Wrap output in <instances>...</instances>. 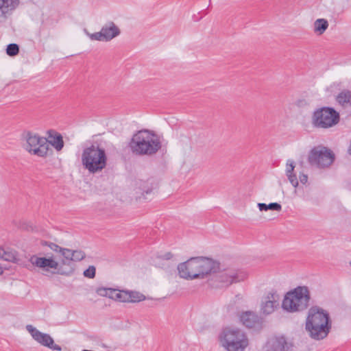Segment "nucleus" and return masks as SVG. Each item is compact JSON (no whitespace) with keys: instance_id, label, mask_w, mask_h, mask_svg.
I'll list each match as a JSON object with an SVG mask.
<instances>
[{"instance_id":"obj_1","label":"nucleus","mask_w":351,"mask_h":351,"mask_svg":"<svg viewBox=\"0 0 351 351\" xmlns=\"http://www.w3.org/2000/svg\"><path fill=\"white\" fill-rule=\"evenodd\" d=\"M43 246H47L53 252H45L44 256H33L30 261L36 267L44 271L53 269V274L69 276L75 271L74 262L83 260L85 252L81 250H72L46 241H42Z\"/></svg>"},{"instance_id":"obj_2","label":"nucleus","mask_w":351,"mask_h":351,"mask_svg":"<svg viewBox=\"0 0 351 351\" xmlns=\"http://www.w3.org/2000/svg\"><path fill=\"white\" fill-rule=\"evenodd\" d=\"M218 264L213 259L197 256L192 257L178 265V271L180 278L186 280L204 278L206 276L215 272Z\"/></svg>"},{"instance_id":"obj_3","label":"nucleus","mask_w":351,"mask_h":351,"mask_svg":"<svg viewBox=\"0 0 351 351\" xmlns=\"http://www.w3.org/2000/svg\"><path fill=\"white\" fill-rule=\"evenodd\" d=\"M332 323L329 313L318 306H312L308 312L305 328L315 340L326 338L330 332Z\"/></svg>"},{"instance_id":"obj_4","label":"nucleus","mask_w":351,"mask_h":351,"mask_svg":"<svg viewBox=\"0 0 351 351\" xmlns=\"http://www.w3.org/2000/svg\"><path fill=\"white\" fill-rule=\"evenodd\" d=\"M132 152L139 156H152L161 149L159 136L154 132L143 130L136 133L130 143Z\"/></svg>"},{"instance_id":"obj_5","label":"nucleus","mask_w":351,"mask_h":351,"mask_svg":"<svg viewBox=\"0 0 351 351\" xmlns=\"http://www.w3.org/2000/svg\"><path fill=\"white\" fill-rule=\"evenodd\" d=\"M108 158L106 151L98 145H91L83 149L82 164L90 173L102 171L107 165Z\"/></svg>"},{"instance_id":"obj_6","label":"nucleus","mask_w":351,"mask_h":351,"mask_svg":"<svg viewBox=\"0 0 351 351\" xmlns=\"http://www.w3.org/2000/svg\"><path fill=\"white\" fill-rule=\"evenodd\" d=\"M310 300L311 295L308 287L298 286L286 293L282 307L287 312H301L308 308Z\"/></svg>"},{"instance_id":"obj_7","label":"nucleus","mask_w":351,"mask_h":351,"mask_svg":"<svg viewBox=\"0 0 351 351\" xmlns=\"http://www.w3.org/2000/svg\"><path fill=\"white\" fill-rule=\"evenodd\" d=\"M219 338L221 345L227 351H244L249 344L245 332L237 328H223Z\"/></svg>"},{"instance_id":"obj_8","label":"nucleus","mask_w":351,"mask_h":351,"mask_svg":"<svg viewBox=\"0 0 351 351\" xmlns=\"http://www.w3.org/2000/svg\"><path fill=\"white\" fill-rule=\"evenodd\" d=\"M23 141V147L30 154L45 158L48 156L49 151L52 152L49 147L47 138L33 132H24Z\"/></svg>"},{"instance_id":"obj_9","label":"nucleus","mask_w":351,"mask_h":351,"mask_svg":"<svg viewBox=\"0 0 351 351\" xmlns=\"http://www.w3.org/2000/svg\"><path fill=\"white\" fill-rule=\"evenodd\" d=\"M340 116L333 108L322 107L314 111L312 116V123L317 128L326 129L337 125Z\"/></svg>"},{"instance_id":"obj_10","label":"nucleus","mask_w":351,"mask_h":351,"mask_svg":"<svg viewBox=\"0 0 351 351\" xmlns=\"http://www.w3.org/2000/svg\"><path fill=\"white\" fill-rule=\"evenodd\" d=\"M335 158L334 153L325 147H315L308 154V162L311 166L319 169L329 167Z\"/></svg>"},{"instance_id":"obj_11","label":"nucleus","mask_w":351,"mask_h":351,"mask_svg":"<svg viewBox=\"0 0 351 351\" xmlns=\"http://www.w3.org/2000/svg\"><path fill=\"white\" fill-rule=\"evenodd\" d=\"M26 329L31 334L34 339L42 346L53 350H62V348L59 345L54 343L53 339L49 335L41 332L32 325H27Z\"/></svg>"},{"instance_id":"obj_12","label":"nucleus","mask_w":351,"mask_h":351,"mask_svg":"<svg viewBox=\"0 0 351 351\" xmlns=\"http://www.w3.org/2000/svg\"><path fill=\"white\" fill-rule=\"evenodd\" d=\"M217 278L221 284V287H228L234 282L243 280L245 276L234 269H226L218 274Z\"/></svg>"},{"instance_id":"obj_13","label":"nucleus","mask_w":351,"mask_h":351,"mask_svg":"<svg viewBox=\"0 0 351 351\" xmlns=\"http://www.w3.org/2000/svg\"><path fill=\"white\" fill-rule=\"evenodd\" d=\"M240 321L247 328H259L262 325L261 318L254 312L245 311L240 315Z\"/></svg>"},{"instance_id":"obj_14","label":"nucleus","mask_w":351,"mask_h":351,"mask_svg":"<svg viewBox=\"0 0 351 351\" xmlns=\"http://www.w3.org/2000/svg\"><path fill=\"white\" fill-rule=\"evenodd\" d=\"M267 351H292L293 344L287 341L285 337H276L268 342Z\"/></svg>"},{"instance_id":"obj_15","label":"nucleus","mask_w":351,"mask_h":351,"mask_svg":"<svg viewBox=\"0 0 351 351\" xmlns=\"http://www.w3.org/2000/svg\"><path fill=\"white\" fill-rule=\"evenodd\" d=\"M278 295L276 293H269L263 302L261 310L265 315H269L274 312V309L279 305L278 302Z\"/></svg>"},{"instance_id":"obj_16","label":"nucleus","mask_w":351,"mask_h":351,"mask_svg":"<svg viewBox=\"0 0 351 351\" xmlns=\"http://www.w3.org/2000/svg\"><path fill=\"white\" fill-rule=\"evenodd\" d=\"M47 135V144L53 146L58 152L62 150L64 147L62 136L58 132L53 130H48Z\"/></svg>"},{"instance_id":"obj_17","label":"nucleus","mask_w":351,"mask_h":351,"mask_svg":"<svg viewBox=\"0 0 351 351\" xmlns=\"http://www.w3.org/2000/svg\"><path fill=\"white\" fill-rule=\"evenodd\" d=\"M19 0H0V21L5 20L7 14L18 6Z\"/></svg>"},{"instance_id":"obj_18","label":"nucleus","mask_w":351,"mask_h":351,"mask_svg":"<svg viewBox=\"0 0 351 351\" xmlns=\"http://www.w3.org/2000/svg\"><path fill=\"white\" fill-rule=\"evenodd\" d=\"M105 42L110 41L120 34L119 29L112 22H108L101 29Z\"/></svg>"},{"instance_id":"obj_19","label":"nucleus","mask_w":351,"mask_h":351,"mask_svg":"<svg viewBox=\"0 0 351 351\" xmlns=\"http://www.w3.org/2000/svg\"><path fill=\"white\" fill-rule=\"evenodd\" d=\"M145 300V296L136 291H127L126 302H139Z\"/></svg>"},{"instance_id":"obj_20","label":"nucleus","mask_w":351,"mask_h":351,"mask_svg":"<svg viewBox=\"0 0 351 351\" xmlns=\"http://www.w3.org/2000/svg\"><path fill=\"white\" fill-rule=\"evenodd\" d=\"M328 27V21L324 19H319L314 22V32L318 35L322 34Z\"/></svg>"},{"instance_id":"obj_21","label":"nucleus","mask_w":351,"mask_h":351,"mask_svg":"<svg viewBox=\"0 0 351 351\" xmlns=\"http://www.w3.org/2000/svg\"><path fill=\"white\" fill-rule=\"evenodd\" d=\"M337 101L343 106L346 104H351V91L349 90H343L336 97Z\"/></svg>"},{"instance_id":"obj_22","label":"nucleus","mask_w":351,"mask_h":351,"mask_svg":"<svg viewBox=\"0 0 351 351\" xmlns=\"http://www.w3.org/2000/svg\"><path fill=\"white\" fill-rule=\"evenodd\" d=\"M258 207L261 211H267L268 210L280 211L282 210V206L277 202L270 203L269 204L258 203Z\"/></svg>"},{"instance_id":"obj_23","label":"nucleus","mask_w":351,"mask_h":351,"mask_svg":"<svg viewBox=\"0 0 351 351\" xmlns=\"http://www.w3.org/2000/svg\"><path fill=\"white\" fill-rule=\"evenodd\" d=\"M2 260L8 262H15L17 260L16 252L14 250L4 249L2 252Z\"/></svg>"},{"instance_id":"obj_24","label":"nucleus","mask_w":351,"mask_h":351,"mask_svg":"<svg viewBox=\"0 0 351 351\" xmlns=\"http://www.w3.org/2000/svg\"><path fill=\"white\" fill-rule=\"evenodd\" d=\"M6 53L10 56H14L19 53V47L17 44L12 43L7 46Z\"/></svg>"},{"instance_id":"obj_25","label":"nucleus","mask_w":351,"mask_h":351,"mask_svg":"<svg viewBox=\"0 0 351 351\" xmlns=\"http://www.w3.org/2000/svg\"><path fill=\"white\" fill-rule=\"evenodd\" d=\"M127 291L117 289L116 295H114V300L126 302Z\"/></svg>"},{"instance_id":"obj_26","label":"nucleus","mask_w":351,"mask_h":351,"mask_svg":"<svg viewBox=\"0 0 351 351\" xmlns=\"http://www.w3.org/2000/svg\"><path fill=\"white\" fill-rule=\"evenodd\" d=\"M86 33L87 36L90 38V39L92 40L105 41L104 38L105 36L102 34L101 30L99 32H95L93 34H90L86 31Z\"/></svg>"},{"instance_id":"obj_27","label":"nucleus","mask_w":351,"mask_h":351,"mask_svg":"<svg viewBox=\"0 0 351 351\" xmlns=\"http://www.w3.org/2000/svg\"><path fill=\"white\" fill-rule=\"evenodd\" d=\"M95 273H96L95 267L93 266V265H90V266L88 267V269H86L84 271L83 274L86 278H93L95 276Z\"/></svg>"},{"instance_id":"obj_28","label":"nucleus","mask_w":351,"mask_h":351,"mask_svg":"<svg viewBox=\"0 0 351 351\" xmlns=\"http://www.w3.org/2000/svg\"><path fill=\"white\" fill-rule=\"evenodd\" d=\"M294 162L293 160H288L287 162V168H286V176L295 174L293 173L294 171Z\"/></svg>"},{"instance_id":"obj_29","label":"nucleus","mask_w":351,"mask_h":351,"mask_svg":"<svg viewBox=\"0 0 351 351\" xmlns=\"http://www.w3.org/2000/svg\"><path fill=\"white\" fill-rule=\"evenodd\" d=\"M109 288L106 287H98L96 289V293L103 297H107L108 293Z\"/></svg>"},{"instance_id":"obj_30","label":"nucleus","mask_w":351,"mask_h":351,"mask_svg":"<svg viewBox=\"0 0 351 351\" xmlns=\"http://www.w3.org/2000/svg\"><path fill=\"white\" fill-rule=\"evenodd\" d=\"M287 178H288V180H289V182H291V184L293 185V186L297 187L298 186V178H297L295 174H293V175H290V176L288 175Z\"/></svg>"},{"instance_id":"obj_31","label":"nucleus","mask_w":351,"mask_h":351,"mask_svg":"<svg viewBox=\"0 0 351 351\" xmlns=\"http://www.w3.org/2000/svg\"><path fill=\"white\" fill-rule=\"evenodd\" d=\"M117 289H112L109 288L108 296L110 299L114 300V295H116Z\"/></svg>"},{"instance_id":"obj_32","label":"nucleus","mask_w":351,"mask_h":351,"mask_svg":"<svg viewBox=\"0 0 351 351\" xmlns=\"http://www.w3.org/2000/svg\"><path fill=\"white\" fill-rule=\"evenodd\" d=\"M300 181L302 184H304L308 181V176L304 173H300L299 176Z\"/></svg>"},{"instance_id":"obj_33","label":"nucleus","mask_w":351,"mask_h":351,"mask_svg":"<svg viewBox=\"0 0 351 351\" xmlns=\"http://www.w3.org/2000/svg\"><path fill=\"white\" fill-rule=\"evenodd\" d=\"M173 256V254L171 252H167L161 256V258L165 260H170Z\"/></svg>"},{"instance_id":"obj_34","label":"nucleus","mask_w":351,"mask_h":351,"mask_svg":"<svg viewBox=\"0 0 351 351\" xmlns=\"http://www.w3.org/2000/svg\"><path fill=\"white\" fill-rule=\"evenodd\" d=\"M152 189L150 188H147L146 190L143 189V194H144V193H145L146 194L150 193L152 192Z\"/></svg>"},{"instance_id":"obj_35","label":"nucleus","mask_w":351,"mask_h":351,"mask_svg":"<svg viewBox=\"0 0 351 351\" xmlns=\"http://www.w3.org/2000/svg\"><path fill=\"white\" fill-rule=\"evenodd\" d=\"M4 248L0 247V258L2 259V252H3Z\"/></svg>"},{"instance_id":"obj_36","label":"nucleus","mask_w":351,"mask_h":351,"mask_svg":"<svg viewBox=\"0 0 351 351\" xmlns=\"http://www.w3.org/2000/svg\"><path fill=\"white\" fill-rule=\"evenodd\" d=\"M3 272V269L1 267H0V275L2 274Z\"/></svg>"}]
</instances>
